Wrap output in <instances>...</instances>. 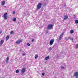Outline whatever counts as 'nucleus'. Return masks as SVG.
<instances>
[{
    "label": "nucleus",
    "mask_w": 78,
    "mask_h": 78,
    "mask_svg": "<svg viewBox=\"0 0 78 78\" xmlns=\"http://www.w3.org/2000/svg\"><path fill=\"white\" fill-rule=\"evenodd\" d=\"M41 6H42V3H39L37 5L36 10H37V11H38V9H41Z\"/></svg>",
    "instance_id": "1"
},
{
    "label": "nucleus",
    "mask_w": 78,
    "mask_h": 78,
    "mask_svg": "<svg viewBox=\"0 0 78 78\" xmlns=\"http://www.w3.org/2000/svg\"><path fill=\"white\" fill-rule=\"evenodd\" d=\"M53 26L52 24H49L48 26L47 29L48 30H51L52 27Z\"/></svg>",
    "instance_id": "2"
},
{
    "label": "nucleus",
    "mask_w": 78,
    "mask_h": 78,
    "mask_svg": "<svg viewBox=\"0 0 78 78\" xmlns=\"http://www.w3.org/2000/svg\"><path fill=\"white\" fill-rule=\"evenodd\" d=\"M6 15H7V13L5 12L3 15L4 19L5 20H6L8 19V16Z\"/></svg>",
    "instance_id": "3"
},
{
    "label": "nucleus",
    "mask_w": 78,
    "mask_h": 78,
    "mask_svg": "<svg viewBox=\"0 0 78 78\" xmlns=\"http://www.w3.org/2000/svg\"><path fill=\"white\" fill-rule=\"evenodd\" d=\"M54 39H52L49 42V44L50 45H51L53 44V42H54Z\"/></svg>",
    "instance_id": "4"
},
{
    "label": "nucleus",
    "mask_w": 78,
    "mask_h": 78,
    "mask_svg": "<svg viewBox=\"0 0 78 78\" xmlns=\"http://www.w3.org/2000/svg\"><path fill=\"white\" fill-rule=\"evenodd\" d=\"M22 42V39L16 41V44H20V43Z\"/></svg>",
    "instance_id": "5"
},
{
    "label": "nucleus",
    "mask_w": 78,
    "mask_h": 78,
    "mask_svg": "<svg viewBox=\"0 0 78 78\" xmlns=\"http://www.w3.org/2000/svg\"><path fill=\"white\" fill-rule=\"evenodd\" d=\"M21 72L22 73H24L25 72V68H23V69H22L21 70Z\"/></svg>",
    "instance_id": "6"
},
{
    "label": "nucleus",
    "mask_w": 78,
    "mask_h": 78,
    "mask_svg": "<svg viewBox=\"0 0 78 78\" xmlns=\"http://www.w3.org/2000/svg\"><path fill=\"white\" fill-rule=\"evenodd\" d=\"M4 42V40H1L0 42V45H2L3 44V43Z\"/></svg>",
    "instance_id": "7"
},
{
    "label": "nucleus",
    "mask_w": 78,
    "mask_h": 78,
    "mask_svg": "<svg viewBox=\"0 0 78 78\" xmlns=\"http://www.w3.org/2000/svg\"><path fill=\"white\" fill-rule=\"evenodd\" d=\"M63 17H64L63 20H66V19H67L68 18V16L66 15V16H64Z\"/></svg>",
    "instance_id": "8"
},
{
    "label": "nucleus",
    "mask_w": 78,
    "mask_h": 78,
    "mask_svg": "<svg viewBox=\"0 0 78 78\" xmlns=\"http://www.w3.org/2000/svg\"><path fill=\"white\" fill-rule=\"evenodd\" d=\"M74 75L75 76H76V77H77V76H78V72L75 73L74 74Z\"/></svg>",
    "instance_id": "9"
},
{
    "label": "nucleus",
    "mask_w": 78,
    "mask_h": 78,
    "mask_svg": "<svg viewBox=\"0 0 78 78\" xmlns=\"http://www.w3.org/2000/svg\"><path fill=\"white\" fill-rule=\"evenodd\" d=\"M50 59V56H48L45 58V60H48Z\"/></svg>",
    "instance_id": "10"
},
{
    "label": "nucleus",
    "mask_w": 78,
    "mask_h": 78,
    "mask_svg": "<svg viewBox=\"0 0 78 78\" xmlns=\"http://www.w3.org/2000/svg\"><path fill=\"white\" fill-rule=\"evenodd\" d=\"M9 38V36H7L6 37V41H8Z\"/></svg>",
    "instance_id": "11"
},
{
    "label": "nucleus",
    "mask_w": 78,
    "mask_h": 78,
    "mask_svg": "<svg viewBox=\"0 0 78 78\" xmlns=\"http://www.w3.org/2000/svg\"><path fill=\"white\" fill-rule=\"evenodd\" d=\"M75 47L76 48H78V44H76L75 46Z\"/></svg>",
    "instance_id": "12"
},
{
    "label": "nucleus",
    "mask_w": 78,
    "mask_h": 78,
    "mask_svg": "<svg viewBox=\"0 0 78 78\" xmlns=\"http://www.w3.org/2000/svg\"><path fill=\"white\" fill-rule=\"evenodd\" d=\"M73 32H74L73 30H71L70 31V33H71V34H72L73 33Z\"/></svg>",
    "instance_id": "13"
},
{
    "label": "nucleus",
    "mask_w": 78,
    "mask_h": 78,
    "mask_svg": "<svg viewBox=\"0 0 78 78\" xmlns=\"http://www.w3.org/2000/svg\"><path fill=\"white\" fill-rule=\"evenodd\" d=\"M5 2L4 1H3L2 2V5L3 6V5H4V4H5Z\"/></svg>",
    "instance_id": "14"
},
{
    "label": "nucleus",
    "mask_w": 78,
    "mask_h": 78,
    "mask_svg": "<svg viewBox=\"0 0 78 78\" xmlns=\"http://www.w3.org/2000/svg\"><path fill=\"white\" fill-rule=\"evenodd\" d=\"M37 57H38L37 55H35V59H37Z\"/></svg>",
    "instance_id": "15"
},
{
    "label": "nucleus",
    "mask_w": 78,
    "mask_h": 78,
    "mask_svg": "<svg viewBox=\"0 0 78 78\" xmlns=\"http://www.w3.org/2000/svg\"><path fill=\"white\" fill-rule=\"evenodd\" d=\"M61 69H65V68L63 66H61Z\"/></svg>",
    "instance_id": "16"
},
{
    "label": "nucleus",
    "mask_w": 78,
    "mask_h": 78,
    "mask_svg": "<svg viewBox=\"0 0 78 78\" xmlns=\"http://www.w3.org/2000/svg\"><path fill=\"white\" fill-rule=\"evenodd\" d=\"M65 39L67 40H69V39H70V37H66L65 38Z\"/></svg>",
    "instance_id": "17"
},
{
    "label": "nucleus",
    "mask_w": 78,
    "mask_h": 78,
    "mask_svg": "<svg viewBox=\"0 0 78 78\" xmlns=\"http://www.w3.org/2000/svg\"><path fill=\"white\" fill-rule=\"evenodd\" d=\"M51 50H52V48H51V47H50V48H48V50H49V51H51Z\"/></svg>",
    "instance_id": "18"
},
{
    "label": "nucleus",
    "mask_w": 78,
    "mask_h": 78,
    "mask_svg": "<svg viewBox=\"0 0 78 78\" xmlns=\"http://www.w3.org/2000/svg\"><path fill=\"white\" fill-rule=\"evenodd\" d=\"M13 20L14 22H16V18H15L13 19Z\"/></svg>",
    "instance_id": "19"
},
{
    "label": "nucleus",
    "mask_w": 78,
    "mask_h": 78,
    "mask_svg": "<svg viewBox=\"0 0 78 78\" xmlns=\"http://www.w3.org/2000/svg\"><path fill=\"white\" fill-rule=\"evenodd\" d=\"M63 36V33H62L61 34L59 37H62Z\"/></svg>",
    "instance_id": "20"
},
{
    "label": "nucleus",
    "mask_w": 78,
    "mask_h": 78,
    "mask_svg": "<svg viewBox=\"0 0 78 78\" xmlns=\"http://www.w3.org/2000/svg\"><path fill=\"white\" fill-rule=\"evenodd\" d=\"M16 73H19V70L17 69L16 70Z\"/></svg>",
    "instance_id": "21"
},
{
    "label": "nucleus",
    "mask_w": 78,
    "mask_h": 78,
    "mask_svg": "<svg viewBox=\"0 0 78 78\" xmlns=\"http://www.w3.org/2000/svg\"><path fill=\"white\" fill-rule=\"evenodd\" d=\"M14 34V31H11L10 32V34Z\"/></svg>",
    "instance_id": "22"
},
{
    "label": "nucleus",
    "mask_w": 78,
    "mask_h": 78,
    "mask_svg": "<svg viewBox=\"0 0 78 78\" xmlns=\"http://www.w3.org/2000/svg\"><path fill=\"white\" fill-rule=\"evenodd\" d=\"M75 23H78V20H75Z\"/></svg>",
    "instance_id": "23"
},
{
    "label": "nucleus",
    "mask_w": 78,
    "mask_h": 78,
    "mask_svg": "<svg viewBox=\"0 0 78 78\" xmlns=\"http://www.w3.org/2000/svg\"><path fill=\"white\" fill-rule=\"evenodd\" d=\"M69 39H70V40H71V41H73V38H72V37H69Z\"/></svg>",
    "instance_id": "24"
},
{
    "label": "nucleus",
    "mask_w": 78,
    "mask_h": 78,
    "mask_svg": "<svg viewBox=\"0 0 78 78\" xmlns=\"http://www.w3.org/2000/svg\"><path fill=\"white\" fill-rule=\"evenodd\" d=\"M6 60H9V56H8V57H7V58H6Z\"/></svg>",
    "instance_id": "25"
},
{
    "label": "nucleus",
    "mask_w": 78,
    "mask_h": 78,
    "mask_svg": "<svg viewBox=\"0 0 78 78\" xmlns=\"http://www.w3.org/2000/svg\"><path fill=\"white\" fill-rule=\"evenodd\" d=\"M8 60L6 59V60H5V62H6V63H8Z\"/></svg>",
    "instance_id": "26"
},
{
    "label": "nucleus",
    "mask_w": 78,
    "mask_h": 78,
    "mask_svg": "<svg viewBox=\"0 0 78 78\" xmlns=\"http://www.w3.org/2000/svg\"><path fill=\"white\" fill-rule=\"evenodd\" d=\"M27 45H28V46H30V43H27Z\"/></svg>",
    "instance_id": "27"
},
{
    "label": "nucleus",
    "mask_w": 78,
    "mask_h": 78,
    "mask_svg": "<svg viewBox=\"0 0 78 78\" xmlns=\"http://www.w3.org/2000/svg\"><path fill=\"white\" fill-rule=\"evenodd\" d=\"M61 37H59V41H60L61 39Z\"/></svg>",
    "instance_id": "28"
},
{
    "label": "nucleus",
    "mask_w": 78,
    "mask_h": 78,
    "mask_svg": "<svg viewBox=\"0 0 78 78\" xmlns=\"http://www.w3.org/2000/svg\"><path fill=\"white\" fill-rule=\"evenodd\" d=\"M42 75H43V76H44V75H45V73H42Z\"/></svg>",
    "instance_id": "29"
},
{
    "label": "nucleus",
    "mask_w": 78,
    "mask_h": 78,
    "mask_svg": "<svg viewBox=\"0 0 78 78\" xmlns=\"http://www.w3.org/2000/svg\"><path fill=\"white\" fill-rule=\"evenodd\" d=\"M15 13H16V12H15V11H13V14H15Z\"/></svg>",
    "instance_id": "30"
},
{
    "label": "nucleus",
    "mask_w": 78,
    "mask_h": 78,
    "mask_svg": "<svg viewBox=\"0 0 78 78\" xmlns=\"http://www.w3.org/2000/svg\"><path fill=\"white\" fill-rule=\"evenodd\" d=\"M23 56H25V54H23V55H22Z\"/></svg>",
    "instance_id": "31"
},
{
    "label": "nucleus",
    "mask_w": 78,
    "mask_h": 78,
    "mask_svg": "<svg viewBox=\"0 0 78 78\" xmlns=\"http://www.w3.org/2000/svg\"><path fill=\"white\" fill-rule=\"evenodd\" d=\"M34 40L33 39L32 41V42H34Z\"/></svg>",
    "instance_id": "32"
},
{
    "label": "nucleus",
    "mask_w": 78,
    "mask_h": 78,
    "mask_svg": "<svg viewBox=\"0 0 78 78\" xmlns=\"http://www.w3.org/2000/svg\"><path fill=\"white\" fill-rule=\"evenodd\" d=\"M1 33H2V31H0V34H1Z\"/></svg>",
    "instance_id": "33"
},
{
    "label": "nucleus",
    "mask_w": 78,
    "mask_h": 78,
    "mask_svg": "<svg viewBox=\"0 0 78 78\" xmlns=\"http://www.w3.org/2000/svg\"><path fill=\"white\" fill-rule=\"evenodd\" d=\"M44 6H45V5H44L43 6V7H44Z\"/></svg>",
    "instance_id": "34"
},
{
    "label": "nucleus",
    "mask_w": 78,
    "mask_h": 78,
    "mask_svg": "<svg viewBox=\"0 0 78 78\" xmlns=\"http://www.w3.org/2000/svg\"><path fill=\"white\" fill-rule=\"evenodd\" d=\"M76 78H78V77H76Z\"/></svg>",
    "instance_id": "35"
},
{
    "label": "nucleus",
    "mask_w": 78,
    "mask_h": 78,
    "mask_svg": "<svg viewBox=\"0 0 78 78\" xmlns=\"http://www.w3.org/2000/svg\"><path fill=\"white\" fill-rule=\"evenodd\" d=\"M47 33H48V32H47Z\"/></svg>",
    "instance_id": "36"
}]
</instances>
